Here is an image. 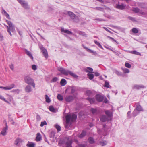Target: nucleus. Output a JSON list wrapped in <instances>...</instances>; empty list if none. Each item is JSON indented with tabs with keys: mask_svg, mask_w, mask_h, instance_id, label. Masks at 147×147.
Masks as SVG:
<instances>
[{
	"mask_svg": "<svg viewBox=\"0 0 147 147\" xmlns=\"http://www.w3.org/2000/svg\"><path fill=\"white\" fill-rule=\"evenodd\" d=\"M128 18L130 20H131V21H133V22L136 21L135 18H134V17H131L130 16H129L128 17Z\"/></svg>",
	"mask_w": 147,
	"mask_h": 147,
	"instance_id": "nucleus-46",
	"label": "nucleus"
},
{
	"mask_svg": "<svg viewBox=\"0 0 147 147\" xmlns=\"http://www.w3.org/2000/svg\"><path fill=\"white\" fill-rule=\"evenodd\" d=\"M40 49L42 50L43 55L46 58H47L48 57V55L46 49L42 46L40 47Z\"/></svg>",
	"mask_w": 147,
	"mask_h": 147,
	"instance_id": "nucleus-6",
	"label": "nucleus"
},
{
	"mask_svg": "<svg viewBox=\"0 0 147 147\" xmlns=\"http://www.w3.org/2000/svg\"><path fill=\"white\" fill-rule=\"evenodd\" d=\"M47 123L45 121H44L43 122H42L41 123L40 126L41 127L43 126L44 125H46Z\"/></svg>",
	"mask_w": 147,
	"mask_h": 147,
	"instance_id": "nucleus-51",
	"label": "nucleus"
},
{
	"mask_svg": "<svg viewBox=\"0 0 147 147\" xmlns=\"http://www.w3.org/2000/svg\"><path fill=\"white\" fill-rule=\"evenodd\" d=\"M116 74L119 76H121L122 75V74L119 72L116 71L115 72Z\"/></svg>",
	"mask_w": 147,
	"mask_h": 147,
	"instance_id": "nucleus-60",
	"label": "nucleus"
},
{
	"mask_svg": "<svg viewBox=\"0 0 147 147\" xmlns=\"http://www.w3.org/2000/svg\"><path fill=\"white\" fill-rule=\"evenodd\" d=\"M77 115L75 114H73L71 115L69 114L67 115L65 117L66 119V124L65 127L68 129L69 128L71 124L69 123L70 122H73L75 121L77 118Z\"/></svg>",
	"mask_w": 147,
	"mask_h": 147,
	"instance_id": "nucleus-1",
	"label": "nucleus"
},
{
	"mask_svg": "<svg viewBox=\"0 0 147 147\" xmlns=\"http://www.w3.org/2000/svg\"><path fill=\"white\" fill-rule=\"evenodd\" d=\"M100 121L102 122H105L109 120V119L105 115H101L100 117Z\"/></svg>",
	"mask_w": 147,
	"mask_h": 147,
	"instance_id": "nucleus-12",
	"label": "nucleus"
},
{
	"mask_svg": "<svg viewBox=\"0 0 147 147\" xmlns=\"http://www.w3.org/2000/svg\"><path fill=\"white\" fill-rule=\"evenodd\" d=\"M57 70L62 74L65 75H68L69 74L74 78H77L78 77V76L74 73L69 70H66L62 67H58Z\"/></svg>",
	"mask_w": 147,
	"mask_h": 147,
	"instance_id": "nucleus-2",
	"label": "nucleus"
},
{
	"mask_svg": "<svg viewBox=\"0 0 147 147\" xmlns=\"http://www.w3.org/2000/svg\"><path fill=\"white\" fill-rule=\"evenodd\" d=\"M82 46H83V47L85 49H86L87 50H89L92 53L93 52V51L90 50V49H89L88 48L85 47L84 45H82Z\"/></svg>",
	"mask_w": 147,
	"mask_h": 147,
	"instance_id": "nucleus-58",
	"label": "nucleus"
},
{
	"mask_svg": "<svg viewBox=\"0 0 147 147\" xmlns=\"http://www.w3.org/2000/svg\"><path fill=\"white\" fill-rule=\"evenodd\" d=\"M58 80V78L57 77H54L53 78L52 80V82H55L57 81Z\"/></svg>",
	"mask_w": 147,
	"mask_h": 147,
	"instance_id": "nucleus-55",
	"label": "nucleus"
},
{
	"mask_svg": "<svg viewBox=\"0 0 147 147\" xmlns=\"http://www.w3.org/2000/svg\"><path fill=\"white\" fill-rule=\"evenodd\" d=\"M128 52L131 53L136 55H138L140 56L141 55L140 53L137 52L135 50L133 51H128Z\"/></svg>",
	"mask_w": 147,
	"mask_h": 147,
	"instance_id": "nucleus-19",
	"label": "nucleus"
},
{
	"mask_svg": "<svg viewBox=\"0 0 147 147\" xmlns=\"http://www.w3.org/2000/svg\"><path fill=\"white\" fill-rule=\"evenodd\" d=\"M41 118L39 115H38L36 116V119L37 121H39L40 120Z\"/></svg>",
	"mask_w": 147,
	"mask_h": 147,
	"instance_id": "nucleus-59",
	"label": "nucleus"
},
{
	"mask_svg": "<svg viewBox=\"0 0 147 147\" xmlns=\"http://www.w3.org/2000/svg\"><path fill=\"white\" fill-rule=\"evenodd\" d=\"M95 20H96L98 21H105V20L102 19L98 18V19H96Z\"/></svg>",
	"mask_w": 147,
	"mask_h": 147,
	"instance_id": "nucleus-61",
	"label": "nucleus"
},
{
	"mask_svg": "<svg viewBox=\"0 0 147 147\" xmlns=\"http://www.w3.org/2000/svg\"><path fill=\"white\" fill-rule=\"evenodd\" d=\"M100 145L102 146L106 145L107 143V142L105 140L101 141L100 142Z\"/></svg>",
	"mask_w": 147,
	"mask_h": 147,
	"instance_id": "nucleus-34",
	"label": "nucleus"
},
{
	"mask_svg": "<svg viewBox=\"0 0 147 147\" xmlns=\"http://www.w3.org/2000/svg\"><path fill=\"white\" fill-rule=\"evenodd\" d=\"M133 11L135 13L141 14L143 15L145 14V13L143 12L142 11L140 10L138 7L134 8L133 9Z\"/></svg>",
	"mask_w": 147,
	"mask_h": 147,
	"instance_id": "nucleus-9",
	"label": "nucleus"
},
{
	"mask_svg": "<svg viewBox=\"0 0 147 147\" xmlns=\"http://www.w3.org/2000/svg\"><path fill=\"white\" fill-rule=\"evenodd\" d=\"M132 32L134 33H137L138 32V30L136 28H134L132 29Z\"/></svg>",
	"mask_w": 147,
	"mask_h": 147,
	"instance_id": "nucleus-33",
	"label": "nucleus"
},
{
	"mask_svg": "<svg viewBox=\"0 0 147 147\" xmlns=\"http://www.w3.org/2000/svg\"><path fill=\"white\" fill-rule=\"evenodd\" d=\"M138 114V113L137 111V110H135L133 112V114L134 116H136Z\"/></svg>",
	"mask_w": 147,
	"mask_h": 147,
	"instance_id": "nucleus-49",
	"label": "nucleus"
},
{
	"mask_svg": "<svg viewBox=\"0 0 147 147\" xmlns=\"http://www.w3.org/2000/svg\"><path fill=\"white\" fill-rule=\"evenodd\" d=\"M9 67L11 70H13L14 69V66L13 64H11L9 66Z\"/></svg>",
	"mask_w": 147,
	"mask_h": 147,
	"instance_id": "nucleus-63",
	"label": "nucleus"
},
{
	"mask_svg": "<svg viewBox=\"0 0 147 147\" xmlns=\"http://www.w3.org/2000/svg\"><path fill=\"white\" fill-rule=\"evenodd\" d=\"M35 144L32 142H28L26 144V146L27 147H35Z\"/></svg>",
	"mask_w": 147,
	"mask_h": 147,
	"instance_id": "nucleus-18",
	"label": "nucleus"
},
{
	"mask_svg": "<svg viewBox=\"0 0 147 147\" xmlns=\"http://www.w3.org/2000/svg\"><path fill=\"white\" fill-rule=\"evenodd\" d=\"M23 142V140L22 139L19 138H17L15 141L14 144L18 146Z\"/></svg>",
	"mask_w": 147,
	"mask_h": 147,
	"instance_id": "nucleus-11",
	"label": "nucleus"
},
{
	"mask_svg": "<svg viewBox=\"0 0 147 147\" xmlns=\"http://www.w3.org/2000/svg\"><path fill=\"white\" fill-rule=\"evenodd\" d=\"M15 86V85L13 84H12L9 86H7L8 87V90H10L12 88H14Z\"/></svg>",
	"mask_w": 147,
	"mask_h": 147,
	"instance_id": "nucleus-40",
	"label": "nucleus"
},
{
	"mask_svg": "<svg viewBox=\"0 0 147 147\" xmlns=\"http://www.w3.org/2000/svg\"><path fill=\"white\" fill-rule=\"evenodd\" d=\"M55 126L56 127V128L57 129V130L59 131H60L61 130V127L60 126L58 125L57 124H56L55 125Z\"/></svg>",
	"mask_w": 147,
	"mask_h": 147,
	"instance_id": "nucleus-45",
	"label": "nucleus"
},
{
	"mask_svg": "<svg viewBox=\"0 0 147 147\" xmlns=\"http://www.w3.org/2000/svg\"><path fill=\"white\" fill-rule=\"evenodd\" d=\"M32 69L34 70H36L37 69L36 66L35 65H32Z\"/></svg>",
	"mask_w": 147,
	"mask_h": 147,
	"instance_id": "nucleus-52",
	"label": "nucleus"
},
{
	"mask_svg": "<svg viewBox=\"0 0 147 147\" xmlns=\"http://www.w3.org/2000/svg\"><path fill=\"white\" fill-rule=\"evenodd\" d=\"M91 111L93 114H96L98 113V109L92 108L91 109Z\"/></svg>",
	"mask_w": 147,
	"mask_h": 147,
	"instance_id": "nucleus-28",
	"label": "nucleus"
},
{
	"mask_svg": "<svg viewBox=\"0 0 147 147\" xmlns=\"http://www.w3.org/2000/svg\"><path fill=\"white\" fill-rule=\"evenodd\" d=\"M2 13L5 15L7 18L9 19H10V18L9 15L7 13L5 10L3 9H2Z\"/></svg>",
	"mask_w": 147,
	"mask_h": 147,
	"instance_id": "nucleus-23",
	"label": "nucleus"
},
{
	"mask_svg": "<svg viewBox=\"0 0 147 147\" xmlns=\"http://www.w3.org/2000/svg\"><path fill=\"white\" fill-rule=\"evenodd\" d=\"M109 83L107 81H105V87L107 88H109Z\"/></svg>",
	"mask_w": 147,
	"mask_h": 147,
	"instance_id": "nucleus-50",
	"label": "nucleus"
},
{
	"mask_svg": "<svg viewBox=\"0 0 147 147\" xmlns=\"http://www.w3.org/2000/svg\"><path fill=\"white\" fill-rule=\"evenodd\" d=\"M0 88L3 89L5 90H8V87L7 86L6 87H3L1 86H0Z\"/></svg>",
	"mask_w": 147,
	"mask_h": 147,
	"instance_id": "nucleus-53",
	"label": "nucleus"
},
{
	"mask_svg": "<svg viewBox=\"0 0 147 147\" xmlns=\"http://www.w3.org/2000/svg\"><path fill=\"white\" fill-rule=\"evenodd\" d=\"M42 138L40 133H38L37 134V136L36 138V140L37 141H40L41 140Z\"/></svg>",
	"mask_w": 147,
	"mask_h": 147,
	"instance_id": "nucleus-22",
	"label": "nucleus"
},
{
	"mask_svg": "<svg viewBox=\"0 0 147 147\" xmlns=\"http://www.w3.org/2000/svg\"><path fill=\"white\" fill-rule=\"evenodd\" d=\"M74 97L71 96H67L65 98L66 101L68 102L74 100Z\"/></svg>",
	"mask_w": 147,
	"mask_h": 147,
	"instance_id": "nucleus-16",
	"label": "nucleus"
},
{
	"mask_svg": "<svg viewBox=\"0 0 147 147\" xmlns=\"http://www.w3.org/2000/svg\"><path fill=\"white\" fill-rule=\"evenodd\" d=\"M20 90L19 89H14L11 92L18 94L19 93Z\"/></svg>",
	"mask_w": 147,
	"mask_h": 147,
	"instance_id": "nucleus-43",
	"label": "nucleus"
},
{
	"mask_svg": "<svg viewBox=\"0 0 147 147\" xmlns=\"http://www.w3.org/2000/svg\"><path fill=\"white\" fill-rule=\"evenodd\" d=\"M145 88V87L142 85H135L133 87V88L136 89H139L141 88Z\"/></svg>",
	"mask_w": 147,
	"mask_h": 147,
	"instance_id": "nucleus-17",
	"label": "nucleus"
},
{
	"mask_svg": "<svg viewBox=\"0 0 147 147\" xmlns=\"http://www.w3.org/2000/svg\"><path fill=\"white\" fill-rule=\"evenodd\" d=\"M72 143V142L71 140L67 141L66 143L67 146L66 147H72L71 146Z\"/></svg>",
	"mask_w": 147,
	"mask_h": 147,
	"instance_id": "nucleus-31",
	"label": "nucleus"
},
{
	"mask_svg": "<svg viewBox=\"0 0 147 147\" xmlns=\"http://www.w3.org/2000/svg\"><path fill=\"white\" fill-rule=\"evenodd\" d=\"M126 6L125 5L122 4L121 5L117 4V5L116 8L121 10H123L125 8Z\"/></svg>",
	"mask_w": 147,
	"mask_h": 147,
	"instance_id": "nucleus-14",
	"label": "nucleus"
},
{
	"mask_svg": "<svg viewBox=\"0 0 147 147\" xmlns=\"http://www.w3.org/2000/svg\"><path fill=\"white\" fill-rule=\"evenodd\" d=\"M24 81L28 85L32 86L34 88L35 87V84L34 80L31 77L29 76L25 77L24 78Z\"/></svg>",
	"mask_w": 147,
	"mask_h": 147,
	"instance_id": "nucleus-3",
	"label": "nucleus"
},
{
	"mask_svg": "<svg viewBox=\"0 0 147 147\" xmlns=\"http://www.w3.org/2000/svg\"><path fill=\"white\" fill-rule=\"evenodd\" d=\"M6 21L9 25V28L10 30H11L12 32H14L15 30V28L13 26V24L12 22L11 21L7 20Z\"/></svg>",
	"mask_w": 147,
	"mask_h": 147,
	"instance_id": "nucleus-7",
	"label": "nucleus"
},
{
	"mask_svg": "<svg viewBox=\"0 0 147 147\" xmlns=\"http://www.w3.org/2000/svg\"><path fill=\"white\" fill-rule=\"evenodd\" d=\"M96 98L98 101L101 102L103 100L104 97L100 95L97 94L96 96Z\"/></svg>",
	"mask_w": 147,
	"mask_h": 147,
	"instance_id": "nucleus-10",
	"label": "nucleus"
},
{
	"mask_svg": "<svg viewBox=\"0 0 147 147\" xmlns=\"http://www.w3.org/2000/svg\"><path fill=\"white\" fill-rule=\"evenodd\" d=\"M95 9L96 10H100V11H101L103 9L102 8L99 7H96L95 8Z\"/></svg>",
	"mask_w": 147,
	"mask_h": 147,
	"instance_id": "nucleus-62",
	"label": "nucleus"
},
{
	"mask_svg": "<svg viewBox=\"0 0 147 147\" xmlns=\"http://www.w3.org/2000/svg\"><path fill=\"white\" fill-rule=\"evenodd\" d=\"M7 31L8 32L10 35L12 36V35L11 32V30H10L8 26H7Z\"/></svg>",
	"mask_w": 147,
	"mask_h": 147,
	"instance_id": "nucleus-54",
	"label": "nucleus"
},
{
	"mask_svg": "<svg viewBox=\"0 0 147 147\" xmlns=\"http://www.w3.org/2000/svg\"><path fill=\"white\" fill-rule=\"evenodd\" d=\"M76 88L75 87H72L71 93L72 94L74 93L76 91Z\"/></svg>",
	"mask_w": 147,
	"mask_h": 147,
	"instance_id": "nucleus-48",
	"label": "nucleus"
},
{
	"mask_svg": "<svg viewBox=\"0 0 147 147\" xmlns=\"http://www.w3.org/2000/svg\"><path fill=\"white\" fill-rule=\"evenodd\" d=\"M85 71L86 72L92 73V68L90 67H87L85 69Z\"/></svg>",
	"mask_w": 147,
	"mask_h": 147,
	"instance_id": "nucleus-24",
	"label": "nucleus"
},
{
	"mask_svg": "<svg viewBox=\"0 0 147 147\" xmlns=\"http://www.w3.org/2000/svg\"><path fill=\"white\" fill-rule=\"evenodd\" d=\"M68 14L71 19L74 20L75 22H77L79 21V20L78 17L76 16L71 11H68Z\"/></svg>",
	"mask_w": 147,
	"mask_h": 147,
	"instance_id": "nucleus-4",
	"label": "nucleus"
},
{
	"mask_svg": "<svg viewBox=\"0 0 147 147\" xmlns=\"http://www.w3.org/2000/svg\"><path fill=\"white\" fill-rule=\"evenodd\" d=\"M86 94L88 96H91L92 94V92L90 90H87L86 92Z\"/></svg>",
	"mask_w": 147,
	"mask_h": 147,
	"instance_id": "nucleus-32",
	"label": "nucleus"
},
{
	"mask_svg": "<svg viewBox=\"0 0 147 147\" xmlns=\"http://www.w3.org/2000/svg\"><path fill=\"white\" fill-rule=\"evenodd\" d=\"M105 114L108 116V117L109 119L112 116V113L109 110H105Z\"/></svg>",
	"mask_w": 147,
	"mask_h": 147,
	"instance_id": "nucleus-15",
	"label": "nucleus"
},
{
	"mask_svg": "<svg viewBox=\"0 0 147 147\" xmlns=\"http://www.w3.org/2000/svg\"><path fill=\"white\" fill-rule=\"evenodd\" d=\"M49 110L52 112H55V110L54 108L52 106H50L49 107Z\"/></svg>",
	"mask_w": 147,
	"mask_h": 147,
	"instance_id": "nucleus-39",
	"label": "nucleus"
},
{
	"mask_svg": "<svg viewBox=\"0 0 147 147\" xmlns=\"http://www.w3.org/2000/svg\"><path fill=\"white\" fill-rule=\"evenodd\" d=\"M86 134V132L84 131H83L81 134L78 136V137L80 138H82L84 137Z\"/></svg>",
	"mask_w": 147,
	"mask_h": 147,
	"instance_id": "nucleus-30",
	"label": "nucleus"
},
{
	"mask_svg": "<svg viewBox=\"0 0 147 147\" xmlns=\"http://www.w3.org/2000/svg\"><path fill=\"white\" fill-rule=\"evenodd\" d=\"M55 134V132L53 131H52L49 134V136L50 138H53L54 137Z\"/></svg>",
	"mask_w": 147,
	"mask_h": 147,
	"instance_id": "nucleus-38",
	"label": "nucleus"
},
{
	"mask_svg": "<svg viewBox=\"0 0 147 147\" xmlns=\"http://www.w3.org/2000/svg\"><path fill=\"white\" fill-rule=\"evenodd\" d=\"M86 99L88 100L91 104H93L95 101V100L94 98H88Z\"/></svg>",
	"mask_w": 147,
	"mask_h": 147,
	"instance_id": "nucleus-26",
	"label": "nucleus"
},
{
	"mask_svg": "<svg viewBox=\"0 0 147 147\" xmlns=\"http://www.w3.org/2000/svg\"><path fill=\"white\" fill-rule=\"evenodd\" d=\"M125 66L126 67L128 68H130L131 67V65L128 63H126L125 64Z\"/></svg>",
	"mask_w": 147,
	"mask_h": 147,
	"instance_id": "nucleus-47",
	"label": "nucleus"
},
{
	"mask_svg": "<svg viewBox=\"0 0 147 147\" xmlns=\"http://www.w3.org/2000/svg\"><path fill=\"white\" fill-rule=\"evenodd\" d=\"M88 140H89V143L90 144H93L94 142V139L92 137L89 138L88 139Z\"/></svg>",
	"mask_w": 147,
	"mask_h": 147,
	"instance_id": "nucleus-41",
	"label": "nucleus"
},
{
	"mask_svg": "<svg viewBox=\"0 0 147 147\" xmlns=\"http://www.w3.org/2000/svg\"><path fill=\"white\" fill-rule=\"evenodd\" d=\"M123 71L124 73H127L129 72V70L128 69L125 68L123 69Z\"/></svg>",
	"mask_w": 147,
	"mask_h": 147,
	"instance_id": "nucleus-56",
	"label": "nucleus"
},
{
	"mask_svg": "<svg viewBox=\"0 0 147 147\" xmlns=\"http://www.w3.org/2000/svg\"><path fill=\"white\" fill-rule=\"evenodd\" d=\"M8 129L7 128H3L2 131L1 132L0 134H1L3 136H5L7 134V130Z\"/></svg>",
	"mask_w": 147,
	"mask_h": 147,
	"instance_id": "nucleus-21",
	"label": "nucleus"
},
{
	"mask_svg": "<svg viewBox=\"0 0 147 147\" xmlns=\"http://www.w3.org/2000/svg\"><path fill=\"white\" fill-rule=\"evenodd\" d=\"M61 31L62 32H64L65 33H67L68 34H72V33L71 32L67 29H64L63 28H61Z\"/></svg>",
	"mask_w": 147,
	"mask_h": 147,
	"instance_id": "nucleus-20",
	"label": "nucleus"
},
{
	"mask_svg": "<svg viewBox=\"0 0 147 147\" xmlns=\"http://www.w3.org/2000/svg\"><path fill=\"white\" fill-rule=\"evenodd\" d=\"M0 98L2 100L8 103H9L8 101L5 100V99L1 95H0Z\"/></svg>",
	"mask_w": 147,
	"mask_h": 147,
	"instance_id": "nucleus-44",
	"label": "nucleus"
},
{
	"mask_svg": "<svg viewBox=\"0 0 147 147\" xmlns=\"http://www.w3.org/2000/svg\"><path fill=\"white\" fill-rule=\"evenodd\" d=\"M19 34L21 36L22 35V32L20 31L18 29L17 30Z\"/></svg>",
	"mask_w": 147,
	"mask_h": 147,
	"instance_id": "nucleus-64",
	"label": "nucleus"
},
{
	"mask_svg": "<svg viewBox=\"0 0 147 147\" xmlns=\"http://www.w3.org/2000/svg\"><path fill=\"white\" fill-rule=\"evenodd\" d=\"M6 21L9 25V28L10 30H11L12 32H14L15 30V28L13 26V24L12 22L11 21L7 20Z\"/></svg>",
	"mask_w": 147,
	"mask_h": 147,
	"instance_id": "nucleus-8",
	"label": "nucleus"
},
{
	"mask_svg": "<svg viewBox=\"0 0 147 147\" xmlns=\"http://www.w3.org/2000/svg\"><path fill=\"white\" fill-rule=\"evenodd\" d=\"M94 43L97 45H98L99 47L102 49H103V47L96 40H94Z\"/></svg>",
	"mask_w": 147,
	"mask_h": 147,
	"instance_id": "nucleus-42",
	"label": "nucleus"
},
{
	"mask_svg": "<svg viewBox=\"0 0 147 147\" xmlns=\"http://www.w3.org/2000/svg\"><path fill=\"white\" fill-rule=\"evenodd\" d=\"M78 34L80 35H82L83 36H84L86 35L85 33L84 32H82L81 31L79 32H78Z\"/></svg>",
	"mask_w": 147,
	"mask_h": 147,
	"instance_id": "nucleus-57",
	"label": "nucleus"
},
{
	"mask_svg": "<svg viewBox=\"0 0 147 147\" xmlns=\"http://www.w3.org/2000/svg\"><path fill=\"white\" fill-rule=\"evenodd\" d=\"M60 83L62 86H65L67 83L66 81L64 79H62L60 81Z\"/></svg>",
	"mask_w": 147,
	"mask_h": 147,
	"instance_id": "nucleus-27",
	"label": "nucleus"
},
{
	"mask_svg": "<svg viewBox=\"0 0 147 147\" xmlns=\"http://www.w3.org/2000/svg\"><path fill=\"white\" fill-rule=\"evenodd\" d=\"M26 53L27 55L32 59L33 60V57L32 56L31 52L29 51L26 50Z\"/></svg>",
	"mask_w": 147,
	"mask_h": 147,
	"instance_id": "nucleus-25",
	"label": "nucleus"
},
{
	"mask_svg": "<svg viewBox=\"0 0 147 147\" xmlns=\"http://www.w3.org/2000/svg\"><path fill=\"white\" fill-rule=\"evenodd\" d=\"M45 99L46 102L47 103H50L51 102V100L50 98L48 97V96L47 95H45Z\"/></svg>",
	"mask_w": 147,
	"mask_h": 147,
	"instance_id": "nucleus-37",
	"label": "nucleus"
},
{
	"mask_svg": "<svg viewBox=\"0 0 147 147\" xmlns=\"http://www.w3.org/2000/svg\"><path fill=\"white\" fill-rule=\"evenodd\" d=\"M57 98L60 101H62L63 100V97L60 94L57 95Z\"/></svg>",
	"mask_w": 147,
	"mask_h": 147,
	"instance_id": "nucleus-36",
	"label": "nucleus"
},
{
	"mask_svg": "<svg viewBox=\"0 0 147 147\" xmlns=\"http://www.w3.org/2000/svg\"><path fill=\"white\" fill-rule=\"evenodd\" d=\"M25 90L26 92L30 93L31 92L32 89L31 86L30 85H28L26 87Z\"/></svg>",
	"mask_w": 147,
	"mask_h": 147,
	"instance_id": "nucleus-13",
	"label": "nucleus"
},
{
	"mask_svg": "<svg viewBox=\"0 0 147 147\" xmlns=\"http://www.w3.org/2000/svg\"><path fill=\"white\" fill-rule=\"evenodd\" d=\"M87 76H88L89 78L91 80L94 77V75L92 74H87Z\"/></svg>",
	"mask_w": 147,
	"mask_h": 147,
	"instance_id": "nucleus-35",
	"label": "nucleus"
},
{
	"mask_svg": "<svg viewBox=\"0 0 147 147\" xmlns=\"http://www.w3.org/2000/svg\"><path fill=\"white\" fill-rule=\"evenodd\" d=\"M17 1L24 8L26 9L29 8V6L27 2L23 0H17Z\"/></svg>",
	"mask_w": 147,
	"mask_h": 147,
	"instance_id": "nucleus-5",
	"label": "nucleus"
},
{
	"mask_svg": "<svg viewBox=\"0 0 147 147\" xmlns=\"http://www.w3.org/2000/svg\"><path fill=\"white\" fill-rule=\"evenodd\" d=\"M136 109L139 111H143V110L141 106L140 105H138L136 106Z\"/></svg>",
	"mask_w": 147,
	"mask_h": 147,
	"instance_id": "nucleus-29",
	"label": "nucleus"
}]
</instances>
